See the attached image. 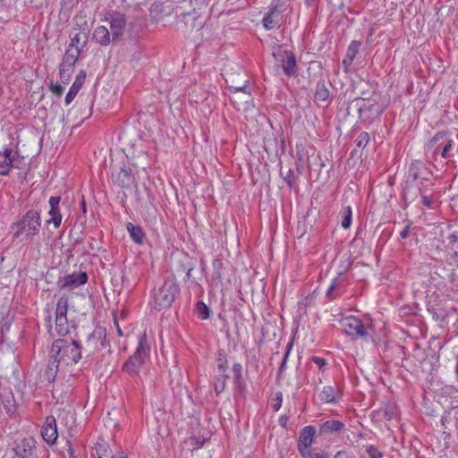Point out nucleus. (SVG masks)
I'll list each match as a JSON object with an SVG mask.
<instances>
[{"mask_svg": "<svg viewBox=\"0 0 458 458\" xmlns=\"http://www.w3.org/2000/svg\"><path fill=\"white\" fill-rule=\"evenodd\" d=\"M35 442L33 439L24 438L14 448L19 458H35Z\"/></svg>", "mask_w": 458, "mask_h": 458, "instance_id": "aec40b11", "label": "nucleus"}, {"mask_svg": "<svg viewBox=\"0 0 458 458\" xmlns=\"http://www.w3.org/2000/svg\"><path fill=\"white\" fill-rule=\"evenodd\" d=\"M448 240V248H453L454 244L458 243V232H454L449 234L447 237Z\"/></svg>", "mask_w": 458, "mask_h": 458, "instance_id": "13d9d810", "label": "nucleus"}, {"mask_svg": "<svg viewBox=\"0 0 458 458\" xmlns=\"http://www.w3.org/2000/svg\"><path fill=\"white\" fill-rule=\"evenodd\" d=\"M449 132L447 131H441L437 132L429 140V148H435L439 141L445 140Z\"/></svg>", "mask_w": 458, "mask_h": 458, "instance_id": "c03bdc74", "label": "nucleus"}, {"mask_svg": "<svg viewBox=\"0 0 458 458\" xmlns=\"http://www.w3.org/2000/svg\"><path fill=\"white\" fill-rule=\"evenodd\" d=\"M81 49L80 48H67L65 54L63 57L60 67L66 68V71L73 70V66L76 64L78 57L80 55Z\"/></svg>", "mask_w": 458, "mask_h": 458, "instance_id": "5701e85b", "label": "nucleus"}, {"mask_svg": "<svg viewBox=\"0 0 458 458\" xmlns=\"http://www.w3.org/2000/svg\"><path fill=\"white\" fill-rule=\"evenodd\" d=\"M409 176L411 177L413 181L429 180L432 176V172L423 162L415 160L411 162L409 167Z\"/></svg>", "mask_w": 458, "mask_h": 458, "instance_id": "dca6fc26", "label": "nucleus"}, {"mask_svg": "<svg viewBox=\"0 0 458 458\" xmlns=\"http://www.w3.org/2000/svg\"><path fill=\"white\" fill-rule=\"evenodd\" d=\"M127 33L131 39H136L140 37V32L142 31V24L139 19H134L130 21L127 28Z\"/></svg>", "mask_w": 458, "mask_h": 458, "instance_id": "2f4dec72", "label": "nucleus"}, {"mask_svg": "<svg viewBox=\"0 0 458 458\" xmlns=\"http://www.w3.org/2000/svg\"><path fill=\"white\" fill-rule=\"evenodd\" d=\"M344 428V423L336 420H329L320 426L321 434L340 433Z\"/></svg>", "mask_w": 458, "mask_h": 458, "instance_id": "bb28decb", "label": "nucleus"}, {"mask_svg": "<svg viewBox=\"0 0 458 458\" xmlns=\"http://www.w3.org/2000/svg\"><path fill=\"white\" fill-rule=\"evenodd\" d=\"M282 402H283V395H282V393L279 392L276 394V399L274 400V403H272V408L274 409V411H277L281 408Z\"/></svg>", "mask_w": 458, "mask_h": 458, "instance_id": "4d7b16f0", "label": "nucleus"}, {"mask_svg": "<svg viewBox=\"0 0 458 458\" xmlns=\"http://www.w3.org/2000/svg\"><path fill=\"white\" fill-rule=\"evenodd\" d=\"M106 21L110 23L112 43L119 42L123 38L127 25L125 14L118 11H109L106 14Z\"/></svg>", "mask_w": 458, "mask_h": 458, "instance_id": "0eeeda50", "label": "nucleus"}, {"mask_svg": "<svg viewBox=\"0 0 458 458\" xmlns=\"http://www.w3.org/2000/svg\"><path fill=\"white\" fill-rule=\"evenodd\" d=\"M315 433L316 430L313 426H306L301 430L297 443L300 454L310 449Z\"/></svg>", "mask_w": 458, "mask_h": 458, "instance_id": "a211bd4d", "label": "nucleus"}, {"mask_svg": "<svg viewBox=\"0 0 458 458\" xmlns=\"http://www.w3.org/2000/svg\"><path fill=\"white\" fill-rule=\"evenodd\" d=\"M365 450L369 458H383V454L373 445H366Z\"/></svg>", "mask_w": 458, "mask_h": 458, "instance_id": "8fccbe9b", "label": "nucleus"}, {"mask_svg": "<svg viewBox=\"0 0 458 458\" xmlns=\"http://www.w3.org/2000/svg\"><path fill=\"white\" fill-rule=\"evenodd\" d=\"M80 0H61V13L69 14L77 6Z\"/></svg>", "mask_w": 458, "mask_h": 458, "instance_id": "79ce46f5", "label": "nucleus"}, {"mask_svg": "<svg viewBox=\"0 0 458 458\" xmlns=\"http://www.w3.org/2000/svg\"><path fill=\"white\" fill-rule=\"evenodd\" d=\"M420 196L422 199L423 206H425L427 208H431L432 203H433L432 198L430 196L426 195V193H424V190L422 187H420Z\"/></svg>", "mask_w": 458, "mask_h": 458, "instance_id": "5fc2aeb1", "label": "nucleus"}, {"mask_svg": "<svg viewBox=\"0 0 458 458\" xmlns=\"http://www.w3.org/2000/svg\"><path fill=\"white\" fill-rule=\"evenodd\" d=\"M314 98L318 105H320V103H323L325 104V106H327L330 104L331 93L328 88L327 87L325 81H318L316 85Z\"/></svg>", "mask_w": 458, "mask_h": 458, "instance_id": "4be33fe9", "label": "nucleus"}, {"mask_svg": "<svg viewBox=\"0 0 458 458\" xmlns=\"http://www.w3.org/2000/svg\"><path fill=\"white\" fill-rule=\"evenodd\" d=\"M81 348L76 340L68 341L64 338H58L53 342L50 354L59 362H64L66 365L77 364L82 358Z\"/></svg>", "mask_w": 458, "mask_h": 458, "instance_id": "f257e3e1", "label": "nucleus"}, {"mask_svg": "<svg viewBox=\"0 0 458 458\" xmlns=\"http://www.w3.org/2000/svg\"><path fill=\"white\" fill-rule=\"evenodd\" d=\"M180 22H182L185 27H189L191 30L196 29L199 30L203 26V21L200 17L191 13H182Z\"/></svg>", "mask_w": 458, "mask_h": 458, "instance_id": "b1692460", "label": "nucleus"}, {"mask_svg": "<svg viewBox=\"0 0 458 458\" xmlns=\"http://www.w3.org/2000/svg\"><path fill=\"white\" fill-rule=\"evenodd\" d=\"M41 436L47 444L53 445L55 443L58 433L55 417L47 416L46 418L45 423L41 428Z\"/></svg>", "mask_w": 458, "mask_h": 458, "instance_id": "2eb2a0df", "label": "nucleus"}, {"mask_svg": "<svg viewBox=\"0 0 458 458\" xmlns=\"http://www.w3.org/2000/svg\"><path fill=\"white\" fill-rule=\"evenodd\" d=\"M353 102L358 107L359 118L363 123H373L386 108V104L383 101L382 97L376 93L368 98L365 97L356 98Z\"/></svg>", "mask_w": 458, "mask_h": 458, "instance_id": "f03ea898", "label": "nucleus"}, {"mask_svg": "<svg viewBox=\"0 0 458 458\" xmlns=\"http://www.w3.org/2000/svg\"><path fill=\"white\" fill-rule=\"evenodd\" d=\"M73 72V70L66 71V68L59 67V74H60V80L62 83L67 84L71 79L72 73Z\"/></svg>", "mask_w": 458, "mask_h": 458, "instance_id": "603ef678", "label": "nucleus"}, {"mask_svg": "<svg viewBox=\"0 0 458 458\" xmlns=\"http://www.w3.org/2000/svg\"><path fill=\"white\" fill-rule=\"evenodd\" d=\"M55 330L59 335L64 336L69 333L67 318H55Z\"/></svg>", "mask_w": 458, "mask_h": 458, "instance_id": "ea45409f", "label": "nucleus"}, {"mask_svg": "<svg viewBox=\"0 0 458 458\" xmlns=\"http://www.w3.org/2000/svg\"><path fill=\"white\" fill-rule=\"evenodd\" d=\"M20 163V155L12 144L0 149V175H7L12 168H19Z\"/></svg>", "mask_w": 458, "mask_h": 458, "instance_id": "1a4fd4ad", "label": "nucleus"}, {"mask_svg": "<svg viewBox=\"0 0 458 458\" xmlns=\"http://www.w3.org/2000/svg\"><path fill=\"white\" fill-rule=\"evenodd\" d=\"M242 366L241 363H234L233 365V379H239L242 377Z\"/></svg>", "mask_w": 458, "mask_h": 458, "instance_id": "6e6d98bb", "label": "nucleus"}, {"mask_svg": "<svg viewBox=\"0 0 458 458\" xmlns=\"http://www.w3.org/2000/svg\"><path fill=\"white\" fill-rule=\"evenodd\" d=\"M233 384H234L235 388L239 392H242L245 389V383L242 381V377L239 378L238 380L233 379Z\"/></svg>", "mask_w": 458, "mask_h": 458, "instance_id": "338daca9", "label": "nucleus"}, {"mask_svg": "<svg viewBox=\"0 0 458 458\" xmlns=\"http://www.w3.org/2000/svg\"><path fill=\"white\" fill-rule=\"evenodd\" d=\"M114 2L118 6L128 8L134 3V0H114Z\"/></svg>", "mask_w": 458, "mask_h": 458, "instance_id": "69168bd1", "label": "nucleus"}, {"mask_svg": "<svg viewBox=\"0 0 458 458\" xmlns=\"http://www.w3.org/2000/svg\"><path fill=\"white\" fill-rule=\"evenodd\" d=\"M295 169L298 174H302L304 171V160L303 156L300 152L296 153Z\"/></svg>", "mask_w": 458, "mask_h": 458, "instance_id": "864d4df0", "label": "nucleus"}, {"mask_svg": "<svg viewBox=\"0 0 458 458\" xmlns=\"http://www.w3.org/2000/svg\"><path fill=\"white\" fill-rule=\"evenodd\" d=\"M227 378L228 375L226 374V372H218V374L216 376L214 389L217 395H219L225 390Z\"/></svg>", "mask_w": 458, "mask_h": 458, "instance_id": "e433bc0d", "label": "nucleus"}, {"mask_svg": "<svg viewBox=\"0 0 458 458\" xmlns=\"http://www.w3.org/2000/svg\"><path fill=\"white\" fill-rule=\"evenodd\" d=\"M431 313L433 318L437 320H444L446 317V314L442 310L432 309Z\"/></svg>", "mask_w": 458, "mask_h": 458, "instance_id": "052dcab7", "label": "nucleus"}, {"mask_svg": "<svg viewBox=\"0 0 458 458\" xmlns=\"http://www.w3.org/2000/svg\"><path fill=\"white\" fill-rule=\"evenodd\" d=\"M59 364L60 362L55 357H52V355L49 353V360L44 374L46 380H47L49 383L55 381Z\"/></svg>", "mask_w": 458, "mask_h": 458, "instance_id": "cd10ccee", "label": "nucleus"}, {"mask_svg": "<svg viewBox=\"0 0 458 458\" xmlns=\"http://www.w3.org/2000/svg\"><path fill=\"white\" fill-rule=\"evenodd\" d=\"M352 266V262L350 260L347 261V265L346 267L344 268V270L340 271L337 275L336 277H335L327 293H326V296L329 299V300H334L335 299L337 296H339L341 294V289L347 284L348 283V280H347V277L345 276V271Z\"/></svg>", "mask_w": 458, "mask_h": 458, "instance_id": "ddd939ff", "label": "nucleus"}, {"mask_svg": "<svg viewBox=\"0 0 458 458\" xmlns=\"http://www.w3.org/2000/svg\"><path fill=\"white\" fill-rule=\"evenodd\" d=\"M272 55L275 60L281 64L284 73L288 77H293L297 72V64L295 55L292 51L283 50L281 46L275 45Z\"/></svg>", "mask_w": 458, "mask_h": 458, "instance_id": "423d86ee", "label": "nucleus"}, {"mask_svg": "<svg viewBox=\"0 0 458 458\" xmlns=\"http://www.w3.org/2000/svg\"><path fill=\"white\" fill-rule=\"evenodd\" d=\"M302 458H329V454L325 452L315 453L311 448L301 453Z\"/></svg>", "mask_w": 458, "mask_h": 458, "instance_id": "de8ad7c7", "label": "nucleus"}, {"mask_svg": "<svg viewBox=\"0 0 458 458\" xmlns=\"http://www.w3.org/2000/svg\"><path fill=\"white\" fill-rule=\"evenodd\" d=\"M335 391L336 388L333 386H324L321 393L319 394L320 401L326 403H335Z\"/></svg>", "mask_w": 458, "mask_h": 458, "instance_id": "c756f323", "label": "nucleus"}, {"mask_svg": "<svg viewBox=\"0 0 458 458\" xmlns=\"http://www.w3.org/2000/svg\"><path fill=\"white\" fill-rule=\"evenodd\" d=\"M370 140L369 134L366 131H362L357 137L355 143L358 148H364Z\"/></svg>", "mask_w": 458, "mask_h": 458, "instance_id": "49530a36", "label": "nucleus"}, {"mask_svg": "<svg viewBox=\"0 0 458 458\" xmlns=\"http://www.w3.org/2000/svg\"><path fill=\"white\" fill-rule=\"evenodd\" d=\"M346 335L352 337H360L365 341L371 340V335L360 319L355 317H348L343 321Z\"/></svg>", "mask_w": 458, "mask_h": 458, "instance_id": "9d476101", "label": "nucleus"}, {"mask_svg": "<svg viewBox=\"0 0 458 458\" xmlns=\"http://www.w3.org/2000/svg\"><path fill=\"white\" fill-rule=\"evenodd\" d=\"M50 89L56 96H61L64 92V87L58 83H51Z\"/></svg>", "mask_w": 458, "mask_h": 458, "instance_id": "bf43d9fd", "label": "nucleus"}, {"mask_svg": "<svg viewBox=\"0 0 458 458\" xmlns=\"http://www.w3.org/2000/svg\"><path fill=\"white\" fill-rule=\"evenodd\" d=\"M420 196V189H413L412 184H407L403 192V199L405 208Z\"/></svg>", "mask_w": 458, "mask_h": 458, "instance_id": "7c9ffc66", "label": "nucleus"}, {"mask_svg": "<svg viewBox=\"0 0 458 458\" xmlns=\"http://www.w3.org/2000/svg\"><path fill=\"white\" fill-rule=\"evenodd\" d=\"M180 293V286L174 276H167L154 294L155 309H168Z\"/></svg>", "mask_w": 458, "mask_h": 458, "instance_id": "20e7f679", "label": "nucleus"}, {"mask_svg": "<svg viewBox=\"0 0 458 458\" xmlns=\"http://www.w3.org/2000/svg\"><path fill=\"white\" fill-rule=\"evenodd\" d=\"M86 79V72L84 70H81L77 74L74 82L78 83L81 86H83Z\"/></svg>", "mask_w": 458, "mask_h": 458, "instance_id": "0e129e2a", "label": "nucleus"}, {"mask_svg": "<svg viewBox=\"0 0 458 458\" xmlns=\"http://www.w3.org/2000/svg\"><path fill=\"white\" fill-rule=\"evenodd\" d=\"M206 439H200L199 437H191V445L196 448L199 449L204 445Z\"/></svg>", "mask_w": 458, "mask_h": 458, "instance_id": "e2e57ef3", "label": "nucleus"}, {"mask_svg": "<svg viewBox=\"0 0 458 458\" xmlns=\"http://www.w3.org/2000/svg\"><path fill=\"white\" fill-rule=\"evenodd\" d=\"M383 412H384V418L386 420H391L392 419L394 418L395 416V413H396V406L393 403H387L384 410H383Z\"/></svg>", "mask_w": 458, "mask_h": 458, "instance_id": "09e8293b", "label": "nucleus"}, {"mask_svg": "<svg viewBox=\"0 0 458 458\" xmlns=\"http://www.w3.org/2000/svg\"><path fill=\"white\" fill-rule=\"evenodd\" d=\"M68 308V298L62 296L56 303L55 318H66Z\"/></svg>", "mask_w": 458, "mask_h": 458, "instance_id": "c9c22d12", "label": "nucleus"}, {"mask_svg": "<svg viewBox=\"0 0 458 458\" xmlns=\"http://www.w3.org/2000/svg\"><path fill=\"white\" fill-rule=\"evenodd\" d=\"M81 88H82V86H81L78 83L73 81L68 93L65 96L64 101H65L66 105H69L72 102V100L75 98L76 95L78 94V92L81 90Z\"/></svg>", "mask_w": 458, "mask_h": 458, "instance_id": "a19ab883", "label": "nucleus"}, {"mask_svg": "<svg viewBox=\"0 0 458 458\" xmlns=\"http://www.w3.org/2000/svg\"><path fill=\"white\" fill-rule=\"evenodd\" d=\"M216 366H217V372H219V373L226 372L227 368H228V360L226 358L225 352L223 349H219L217 351Z\"/></svg>", "mask_w": 458, "mask_h": 458, "instance_id": "4c0bfd02", "label": "nucleus"}, {"mask_svg": "<svg viewBox=\"0 0 458 458\" xmlns=\"http://www.w3.org/2000/svg\"><path fill=\"white\" fill-rule=\"evenodd\" d=\"M334 458H354L351 454H349L347 451L341 450L338 451Z\"/></svg>", "mask_w": 458, "mask_h": 458, "instance_id": "774afa93", "label": "nucleus"}, {"mask_svg": "<svg viewBox=\"0 0 458 458\" xmlns=\"http://www.w3.org/2000/svg\"><path fill=\"white\" fill-rule=\"evenodd\" d=\"M95 451L96 455L98 458H128V456L123 452L118 453L117 454H113L107 444L104 442L97 443Z\"/></svg>", "mask_w": 458, "mask_h": 458, "instance_id": "393cba45", "label": "nucleus"}, {"mask_svg": "<svg viewBox=\"0 0 458 458\" xmlns=\"http://www.w3.org/2000/svg\"><path fill=\"white\" fill-rule=\"evenodd\" d=\"M341 225L344 229H348L352 225V209L351 206H345L342 208L341 212Z\"/></svg>", "mask_w": 458, "mask_h": 458, "instance_id": "72a5a7b5", "label": "nucleus"}, {"mask_svg": "<svg viewBox=\"0 0 458 458\" xmlns=\"http://www.w3.org/2000/svg\"><path fill=\"white\" fill-rule=\"evenodd\" d=\"M312 361L318 365V367L322 369L324 367L327 366V361L326 359L324 358H320V357H317V356H313L311 358Z\"/></svg>", "mask_w": 458, "mask_h": 458, "instance_id": "680f3d73", "label": "nucleus"}, {"mask_svg": "<svg viewBox=\"0 0 458 458\" xmlns=\"http://www.w3.org/2000/svg\"><path fill=\"white\" fill-rule=\"evenodd\" d=\"M361 43L358 40H352L348 48H347V52H346V56H350L351 58L354 59L359 49H360V47Z\"/></svg>", "mask_w": 458, "mask_h": 458, "instance_id": "a18cd8bd", "label": "nucleus"}, {"mask_svg": "<svg viewBox=\"0 0 458 458\" xmlns=\"http://www.w3.org/2000/svg\"><path fill=\"white\" fill-rule=\"evenodd\" d=\"M13 237H23L26 241H32L41 229V217L38 210L27 211L19 220L13 224Z\"/></svg>", "mask_w": 458, "mask_h": 458, "instance_id": "7ed1b4c3", "label": "nucleus"}, {"mask_svg": "<svg viewBox=\"0 0 458 458\" xmlns=\"http://www.w3.org/2000/svg\"><path fill=\"white\" fill-rule=\"evenodd\" d=\"M280 175L286 182L287 186L291 189L295 188L297 186L298 175L294 174L293 168H289L285 173L283 169H280Z\"/></svg>", "mask_w": 458, "mask_h": 458, "instance_id": "473e14b6", "label": "nucleus"}, {"mask_svg": "<svg viewBox=\"0 0 458 458\" xmlns=\"http://www.w3.org/2000/svg\"><path fill=\"white\" fill-rule=\"evenodd\" d=\"M113 180L116 184L124 189H130L136 185L135 175L131 168L125 165L120 167L117 174H113Z\"/></svg>", "mask_w": 458, "mask_h": 458, "instance_id": "4468645a", "label": "nucleus"}, {"mask_svg": "<svg viewBox=\"0 0 458 458\" xmlns=\"http://www.w3.org/2000/svg\"><path fill=\"white\" fill-rule=\"evenodd\" d=\"M454 145V140L452 139H446L445 145L441 151V157L443 158H449L451 157L450 150L452 149Z\"/></svg>", "mask_w": 458, "mask_h": 458, "instance_id": "3c124183", "label": "nucleus"}, {"mask_svg": "<svg viewBox=\"0 0 458 458\" xmlns=\"http://www.w3.org/2000/svg\"><path fill=\"white\" fill-rule=\"evenodd\" d=\"M282 13L278 10V4H270L269 12L263 18V26L267 30H273L279 26Z\"/></svg>", "mask_w": 458, "mask_h": 458, "instance_id": "6ab92c4d", "label": "nucleus"}, {"mask_svg": "<svg viewBox=\"0 0 458 458\" xmlns=\"http://www.w3.org/2000/svg\"><path fill=\"white\" fill-rule=\"evenodd\" d=\"M48 202L50 207L48 215L51 216V218L47 220V224H53L55 228H58L62 223V215L60 212L61 197L52 196L50 197Z\"/></svg>", "mask_w": 458, "mask_h": 458, "instance_id": "f3484780", "label": "nucleus"}, {"mask_svg": "<svg viewBox=\"0 0 458 458\" xmlns=\"http://www.w3.org/2000/svg\"><path fill=\"white\" fill-rule=\"evenodd\" d=\"M108 342L106 340V331L103 327H97L93 332L89 334L85 343V352L88 356L94 354L96 352L106 348Z\"/></svg>", "mask_w": 458, "mask_h": 458, "instance_id": "6e6552de", "label": "nucleus"}, {"mask_svg": "<svg viewBox=\"0 0 458 458\" xmlns=\"http://www.w3.org/2000/svg\"><path fill=\"white\" fill-rule=\"evenodd\" d=\"M149 349L146 346L145 337L142 336L134 353L123 364L122 371L131 378L139 377L140 369L143 367Z\"/></svg>", "mask_w": 458, "mask_h": 458, "instance_id": "39448f33", "label": "nucleus"}, {"mask_svg": "<svg viewBox=\"0 0 458 458\" xmlns=\"http://www.w3.org/2000/svg\"><path fill=\"white\" fill-rule=\"evenodd\" d=\"M88 275L86 272L72 273L65 275L63 277H59L57 280V286L60 290L65 288H76L85 284L88 282Z\"/></svg>", "mask_w": 458, "mask_h": 458, "instance_id": "f8f14e48", "label": "nucleus"}, {"mask_svg": "<svg viewBox=\"0 0 458 458\" xmlns=\"http://www.w3.org/2000/svg\"><path fill=\"white\" fill-rule=\"evenodd\" d=\"M93 39L102 46H107L112 42L111 32L105 26H98L93 32Z\"/></svg>", "mask_w": 458, "mask_h": 458, "instance_id": "a878e982", "label": "nucleus"}, {"mask_svg": "<svg viewBox=\"0 0 458 458\" xmlns=\"http://www.w3.org/2000/svg\"><path fill=\"white\" fill-rule=\"evenodd\" d=\"M213 273H212V280L215 284H222V261L219 259H215L213 262Z\"/></svg>", "mask_w": 458, "mask_h": 458, "instance_id": "58836bf2", "label": "nucleus"}, {"mask_svg": "<svg viewBox=\"0 0 458 458\" xmlns=\"http://www.w3.org/2000/svg\"><path fill=\"white\" fill-rule=\"evenodd\" d=\"M4 407L6 413L10 416L16 412V403L13 392L9 389H4L0 393V408Z\"/></svg>", "mask_w": 458, "mask_h": 458, "instance_id": "412c9836", "label": "nucleus"}, {"mask_svg": "<svg viewBox=\"0 0 458 458\" xmlns=\"http://www.w3.org/2000/svg\"><path fill=\"white\" fill-rule=\"evenodd\" d=\"M194 311L197 316L203 320L209 318L211 314L209 307L202 301L196 302Z\"/></svg>", "mask_w": 458, "mask_h": 458, "instance_id": "f704fd0d", "label": "nucleus"}, {"mask_svg": "<svg viewBox=\"0 0 458 458\" xmlns=\"http://www.w3.org/2000/svg\"><path fill=\"white\" fill-rule=\"evenodd\" d=\"M292 347H293V342H289L287 346H286V351L284 352V358H283V360L281 361V364H280L278 371H277V378H279L281 377L282 373L286 369V362H287L290 352L292 350Z\"/></svg>", "mask_w": 458, "mask_h": 458, "instance_id": "37998d69", "label": "nucleus"}, {"mask_svg": "<svg viewBox=\"0 0 458 458\" xmlns=\"http://www.w3.org/2000/svg\"><path fill=\"white\" fill-rule=\"evenodd\" d=\"M73 20L75 26L77 27L74 28V30L79 31L76 32L71 38L68 48L72 49L79 48L78 45L81 40L83 41V45H85L89 34V26L84 16L77 15Z\"/></svg>", "mask_w": 458, "mask_h": 458, "instance_id": "9b49d317", "label": "nucleus"}, {"mask_svg": "<svg viewBox=\"0 0 458 458\" xmlns=\"http://www.w3.org/2000/svg\"><path fill=\"white\" fill-rule=\"evenodd\" d=\"M126 228L130 233V237L135 243H137V244L143 243V241L145 238V233L141 226L135 225L132 223H128L126 225Z\"/></svg>", "mask_w": 458, "mask_h": 458, "instance_id": "c85d7f7f", "label": "nucleus"}]
</instances>
